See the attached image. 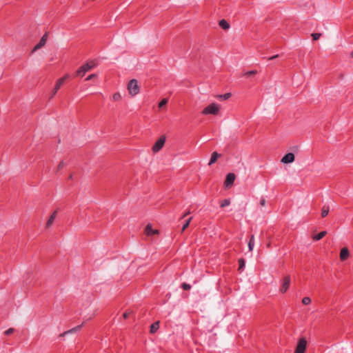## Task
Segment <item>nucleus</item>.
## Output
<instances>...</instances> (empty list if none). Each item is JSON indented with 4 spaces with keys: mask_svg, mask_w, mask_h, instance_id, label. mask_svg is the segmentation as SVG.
<instances>
[{
    "mask_svg": "<svg viewBox=\"0 0 353 353\" xmlns=\"http://www.w3.org/2000/svg\"><path fill=\"white\" fill-rule=\"evenodd\" d=\"M95 65V63L93 61L87 62L86 63H84L74 73V77H83L85 74L90 70L92 68H94Z\"/></svg>",
    "mask_w": 353,
    "mask_h": 353,
    "instance_id": "f257e3e1",
    "label": "nucleus"
},
{
    "mask_svg": "<svg viewBox=\"0 0 353 353\" xmlns=\"http://www.w3.org/2000/svg\"><path fill=\"white\" fill-rule=\"evenodd\" d=\"M219 111H220L219 105L214 103H212L210 104L209 105H208L207 107H205L202 110L201 113L205 115H207V114L217 115L219 113Z\"/></svg>",
    "mask_w": 353,
    "mask_h": 353,
    "instance_id": "f03ea898",
    "label": "nucleus"
},
{
    "mask_svg": "<svg viewBox=\"0 0 353 353\" xmlns=\"http://www.w3.org/2000/svg\"><path fill=\"white\" fill-rule=\"evenodd\" d=\"M128 90L132 96H134L139 92V87L136 79H132L129 81L128 84Z\"/></svg>",
    "mask_w": 353,
    "mask_h": 353,
    "instance_id": "7ed1b4c3",
    "label": "nucleus"
},
{
    "mask_svg": "<svg viewBox=\"0 0 353 353\" xmlns=\"http://www.w3.org/2000/svg\"><path fill=\"white\" fill-rule=\"evenodd\" d=\"M307 347V340L305 337L299 339L294 353H305Z\"/></svg>",
    "mask_w": 353,
    "mask_h": 353,
    "instance_id": "20e7f679",
    "label": "nucleus"
},
{
    "mask_svg": "<svg viewBox=\"0 0 353 353\" xmlns=\"http://www.w3.org/2000/svg\"><path fill=\"white\" fill-rule=\"evenodd\" d=\"M68 77H69V75L68 74H65L63 77L59 79L57 81L55 86H54V89L52 90V95H51L50 98L53 97L57 94L58 90L60 89L61 85L65 83V81H66V79Z\"/></svg>",
    "mask_w": 353,
    "mask_h": 353,
    "instance_id": "39448f33",
    "label": "nucleus"
},
{
    "mask_svg": "<svg viewBox=\"0 0 353 353\" xmlns=\"http://www.w3.org/2000/svg\"><path fill=\"white\" fill-rule=\"evenodd\" d=\"M165 140L166 138L165 135L161 136L160 138L156 141V143L152 146V151L154 152H157L160 150H161L165 143Z\"/></svg>",
    "mask_w": 353,
    "mask_h": 353,
    "instance_id": "423d86ee",
    "label": "nucleus"
},
{
    "mask_svg": "<svg viewBox=\"0 0 353 353\" xmlns=\"http://www.w3.org/2000/svg\"><path fill=\"white\" fill-rule=\"evenodd\" d=\"M235 179H236V176L234 173L228 174L226 175V178L224 181V186L225 188L231 187L234 184Z\"/></svg>",
    "mask_w": 353,
    "mask_h": 353,
    "instance_id": "0eeeda50",
    "label": "nucleus"
},
{
    "mask_svg": "<svg viewBox=\"0 0 353 353\" xmlns=\"http://www.w3.org/2000/svg\"><path fill=\"white\" fill-rule=\"evenodd\" d=\"M48 32H46L43 35V37L40 39L39 42L34 47L32 52L37 51V50L40 49L41 48H42L43 46H45V44L47 41V39H48Z\"/></svg>",
    "mask_w": 353,
    "mask_h": 353,
    "instance_id": "6e6552de",
    "label": "nucleus"
},
{
    "mask_svg": "<svg viewBox=\"0 0 353 353\" xmlns=\"http://www.w3.org/2000/svg\"><path fill=\"white\" fill-rule=\"evenodd\" d=\"M290 285V276L289 275H288L283 278L282 286L280 288L281 292L285 293L289 288Z\"/></svg>",
    "mask_w": 353,
    "mask_h": 353,
    "instance_id": "1a4fd4ad",
    "label": "nucleus"
},
{
    "mask_svg": "<svg viewBox=\"0 0 353 353\" xmlns=\"http://www.w3.org/2000/svg\"><path fill=\"white\" fill-rule=\"evenodd\" d=\"M295 160V156L292 152H288L285 154L281 159V162L283 163H290Z\"/></svg>",
    "mask_w": 353,
    "mask_h": 353,
    "instance_id": "9d476101",
    "label": "nucleus"
},
{
    "mask_svg": "<svg viewBox=\"0 0 353 353\" xmlns=\"http://www.w3.org/2000/svg\"><path fill=\"white\" fill-rule=\"evenodd\" d=\"M350 256V252L347 248H343L340 252V259L341 261H345Z\"/></svg>",
    "mask_w": 353,
    "mask_h": 353,
    "instance_id": "9b49d317",
    "label": "nucleus"
},
{
    "mask_svg": "<svg viewBox=\"0 0 353 353\" xmlns=\"http://www.w3.org/2000/svg\"><path fill=\"white\" fill-rule=\"evenodd\" d=\"M145 232L148 236H152L155 234H158L159 231L157 230L152 229V227L150 224H148L145 228Z\"/></svg>",
    "mask_w": 353,
    "mask_h": 353,
    "instance_id": "f8f14e48",
    "label": "nucleus"
},
{
    "mask_svg": "<svg viewBox=\"0 0 353 353\" xmlns=\"http://www.w3.org/2000/svg\"><path fill=\"white\" fill-rule=\"evenodd\" d=\"M83 325V323L81 325H77V326H76V327H73V328H72V329H70V330H69L68 331L64 332L63 333H62V334H61L59 335V337L64 336H65L68 334L74 333V332L80 330L81 328L82 327Z\"/></svg>",
    "mask_w": 353,
    "mask_h": 353,
    "instance_id": "ddd939ff",
    "label": "nucleus"
},
{
    "mask_svg": "<svg viewBox=\"0 0 353 353\" xmlns=\"http://www.w3.org/2000/svg\"><path fill=\"white\" fill-rule=\"evenodd\" d=\"M221 156V154L217 152H212L208 165H211L217 161L218 158H219Z\"/></svg>",
    "mask_w": 353,
    "mask_h": 353,
    "instance_id": "4468645a",
    "label": "nucleus"
},
{
    "mask_svg": "<svg viewBox=\"0 0 353 353\" xmlns=\"http://www.w3.org/2000/svg\"><path fill=\"white\" fill-rule=\"evenodd\" d=\"M57 214V211L55 210L50 216V217L48 219L47 223H46V228H50L52 225V223L56 218Z\"/></svg>",
    "mask_w": 353,
    "mask_h": 353,
    "instance_id": "2eb2a0df",
    "label": "nucleus"
},
{
    "mask_svg": "<svg viewBox=\"0 0 353 353\" xmlns=\"http://www.w3.org/2000/svg\"><path fill=\"white\" fill-rule=\"evenodd\" d=\"M232 96L230 92L225 93L224 94H218L216 96V98L219 100L225 101L229 99Z\"/></svg>",
    "mask_w": 353,
    "mask_h": 353,
    "instance_id": "dca6fc26",
    "label": "nucleus"
},
{
    "mask_svg": "<svg viewBox=\"0 0 353 353\" xmlns=\"http://www.w3.org/2000/svg\"><path fill=\"white\" fill-rule=\"evenodd\" d=\"M327 234L326 231H321L316 235L312 236L314 241H319L323 239Z\"/></svg>",
    "mask_w": 353,
    "mask_h": 353,
    "instance_id": "f3484780",
    "label": "nucleus"
},
{
    "mask_svg": "<svg viewBox=\"0 0 353 353\" xmlns=\"http://www.w3.org/2000/svg\"><path fill=\"white\" fill-rule=\"evenodd\" d=\"M159 322L156 321L150 325V333L154 334L159 330Z\"/></svg>",
    "mask_w": 353,
    "mask_h": 353,
    "instance_id": "a211bd4d",
    "label": "nucleus"
},
{
    "mask_svg": "<svg viewBox=\"0 0 353 353\" xmlns=\"http://www.w3.org/2000/svg\"><path fill=\"white\" fill-rule=\"evenodd\" d=\"M219 25L223 30H228L230 28L229 23L226 20H225V19L220 20L219 22Z\"/></svg>",
    "mask_w": 353,
    "mask_h": 353,
    "instance_id": "6ab92c4d",
    "label": "nucleus"
},
{
    "mask_svg": "<svg viewBox=\"0 0 353 353\" xmlns=\"http://www.w3.org/2000/svg\"><path fill=\"white\" fill-rule=\"evenodd\" d=\"M238 263H239V268H238V270L239 272H242L244 267H245V261L244 259L243 258H241L238 260Z\"/></svg>",
    "mask_w": 353,
    "mask_h": 353,
    "instance_id": "aec40b11",
    "label": "nucleus"
},
{
    "mask_svg": "<svg viewBox=\"0 0 353 353\" xmlns=\"http://www.w3.org/2000/svg\"><path fill=\"white\" fill-rule=\"evenodd\" d=\"M254 245V235H252L250 236V241L248 242V248H249L250 251H252L253 250Z\"/></svg>",
    "mask_w": 353,
    "mask_h": 353,
    "instance_id": "412c9836",
    "label": "nucleus"
},
{
    "mask_svg": "<svg viewBox=\"0 0 353 353\" xmlns=\"http://www.w3.org/2000/svg\"><path fill=\"white\" fill-rule=\"evenodd\" d=\"M329 213V207L324 205L321 210V216L325 217Z\"/></svg>",
    "mask_w": 353,
    "mask_h": 353,
    "instance_id": "4be33fe9",
    "label": "nucleus"
},
{
    "mask_svg": "<svg viewBox=\"0 0 353 353\" xmlns=\"http://www.w3.org/2000/svg\"><path fill=\"white\" fill-rule=\"evenodd\" d=\"M192 217H190L186 220L185 223L183 224L181 231L183 232L189 226L190 221H192Z\"/></svg>",
    "mask_w": 353,
    "mask_h": 353,
    "instance_id": "5701e85b",
    "label": "nucleus"
},
{
    "mask_svg": "<svg viewBox=\"0 0 353 353\" xmlns=\"http://www.w3.org/2000/svg\"><path fill=\"white\" fill-rule=\"evenodd\" d=\"M302 303L303 305H309L311 303V299L308 296L303 297L302 299Z\"/></svg>",
    "mask_w": 353,
    "mask_h": 353,
    "instance_id": "b1692460",
    "label": "nucleus"
},
{
    "mask_svg": "<svg viewBox=\"0 0 353 353\" xmlns=\"http://www.w3.org/2000/svg\"><path fill=\"white\" fill-rule=\"evenodd\" d=\"M230 203V199H224L221 201L220 206H221V208H224V207L229 205Z\"/></svg>",
    "mask_w": 353,
    "mask_h": 353,
    "instance_id": "393cba45",
    "label": "nucleus"
},
{
    "mask_svg": "<svg viewBox=\"0 0 353 353\" xmlns=\"http://www.w3.org/2000/svg\"><path fill=\"white\" fill-rule=\"evenodd\" d=\"M168 99H163L159 103V108H161L168 103Z\"/></svg>",
    "mask_w": 353,
    "mask_h": 353,
    "instance_id": "a878e982",
    "label": "nucleus"
},
{
    "mask_svg": "<svg viewBox=\"0 0 353 353\" xmlns=\"http://www.w3.org/2000/svg\"><path fill=\"white\" fill-rule=\"evenodd\" d=\"M256 73H257L256 70H250V71L245 72L244 75L248 77H250L255 75Z\"/></svg>",
    "mask_w": 353,
    "mask_h": 353,
    "instance_id": "bb28decb",
    "label": "nucleus"
},
{
    "mask_svg": "<svg viewBox=\"0 0 353 353\" xmlns=\"http://www.w3.org/2000/svg\"><path fill=\"white\" fill-rule=\"evenodd\" d=\"M311 36L314 41H316V40L319 39V38L321 37V33H312Z\"/></svg>",
    "mask_w": 353,
    "mask_h": 353,
    "instance_id": "cd10ccee",
    "label": "nucleus"
},
{
    "mask_svg": "<svg viewBox=\"0 0 353 353\" xmlns=\"http://www.w3.org/2000/svg\"><path fill=\"white\" fill-rule=\"evenodd\" d=\"M132 311L127 310L123 314V317L125 319H127L131 314H132Z\"/></svg>",
    "mask_w": 353,
    "mask_h": 353,
    "instance_id": "c85d7f7f",
    "label": "nucleus"
},
{
    "mask_svg": "<svg viewBox=\"0 0 353 353\" xmlns=\"http://www.w3.org/2000/svg\"><path fill=\"white\" fill-rule=\"evenodd\" d=\"M181 288L184 290H190L191 288V285L188 283H183L181 284Z\"/></svg>",
    "mask_w": 353,
    "mask_h": 353,
    "instance_id": "c756f323",
    "label": "nucleus"
},
{
    "mask_svg": "<svg viewBox=\"0 0 353 353\" xmlns=\"http://www.w3.org/2000/svg\"><path fill=\"white\" fill-rule=\"evenodd\" d=\"M112 98L114 101H119L121 99V97L119 93L117 92L113 94Z\"/></svg>",
    "mask_w": 353,
    "mask_h": 353,
    "instance_id": "7c9ffc66",
    "label": "nucleus"
},
{
    "mask_svg": "<svg viewBox=\"0 0 353 353\" xmlns=\"http://www.w3.org/2000/svg\"><path fill=\"white\" fill-rule=\"evenodd\" d=\"M14 332V328H9L6 331H5L4 334H5V335L8 336V335L12 334Z\"/></svg>",
    "mask_w": 353,
    "mask_h": 353,
    "instance_id": "2f4dec72",
    "label": "nucleus"
},
{
    "mask_svg": "<svg viewBox=\"0 0 353 353\" xmlns=\"http://www.w3.org/2000/svg\"><path fill=\"white\" fill-rule=\"evenodd\" d=\"M65 164L64 161H61L59 163V165H58V166H57V171H59V170H61V169L65 166Z\"/></svg>",
    "mask_w": 353,
    "mask_h": 353,
    "instance_id": "473e14b6",
    "label": "nucleus"
},
{
    "mask_svg": "<svg viewBox=\"0 0 353 353\" xmlns=\"http://www.w3.org/2000/svg\"><path fill=\"white\" fill-rule=\"evenodd\" d=\"M97 77V74H92L90 75H89L86 79H85V81H90L94 78H95Z\"/></svg>",
    "mask_w": 353,
    "mask_h": 353,
    "instance_id": "72a5a7b5",
    "label": "nucleus"
},
{
    "mask_svg": "<svg viewBox=\"0 0 353 353\" xmlns=\"http://www.w3.org/2000/svg\"><path fill=\"white\" fill-rule=\"evenodd\" d=\"M260 205L261 206H264L265 205V199L264 198L261 199L260 201Z\"/></svg>",
    "mask_w": 353,
    "mask_h": 353,
    "instance_id": "f704fd0d",
    "label": "nucleus"
},
{
    "mask_svg": "<svg viewBox=\"0 0 353 353\" xmlns=\"http://www.w3.org/2000/svg\"><path fill=\"white\" fill-rule=\"evenodd\" d=\"M190 214V210L187 211V212H185V214H184L181 217V219H183L184 217L187 216H188V214Z\"/></svg>",
    "mask_w": 353,
    "mask_h": 353,
    "instance_id": "c9c22d12",
    "label": "nucleus"
},
{
    "mask_svg": "<svg viewBox=\"0 0 353 353\" xmlns=\"http://www.w3.org/2000/svg\"><path fill=\"white\" fill-rule=\"evenodd\" d=\"M279 54L274 55V56H272V57H271L268 58V60H273V59H276V58L279 57Z\"/></svg>",
    "mask_w": 353,
    "mask_h": 353,
    "instance_id": "e433bc0d",
    "label": "nucleus"
},
{
    "mask_svg": "<svg viewBox=\"0 0 353 353\" xmlns=\"http://www.w3.org/2000/svg\"><path fill=\"white\" fill-rule=\"evenodd\" d=\"M266 247H267L268 248H271V242H270V241H269V242L267 243Z\"/></svg>",
    "mask_w": 353,
    "mask_h": 353,
    "instance_id": "4c0bfd02",
    "label": "nucleus"
},
{
    "mask_svg": "<svg viewBox=\"0 0 353 353\" xmlns=\"http://www.w3.org/2000/svg\"><path fill=\"white\" fill-rule=\"evenodd\" d=\"M339 78L340 79H343V74H341L340 76H339Z\"/></svg>",
    "mask_w": 353,
    "mask_h": 353,
    "instance_id": "58836bf2",
    "label": "nucleus"
},
{
    "mask_svg": "<svg viewBox=\"0 0 353 353\" xmlns=\"http://www.w3.org/2000/svg\"><path fill=\"white\" fill-rule=\"evenodd\" d=\"M69 179H72V174H70V175Z\"/></svg>",
    "mask_w": 353,
    "mask_h": 353,
    "instance_id": "ea45409f",
    "label": "nucleus"
},
{
    "mask_svg": "<svg viewBox=\"0 0 353 353\" xmlns=\"http://www.w3.org/2000/svg\"><path fill=\"white\" fill-rule=\"evenodd\" d=\"M351 56L353 57V51L351 52Z\"/></svg>",
    "mask_w": 353,
    "mask_h": 353,
    "instance_id": "a19ab883",
    "label": "nucleus"
}]
</instances>
